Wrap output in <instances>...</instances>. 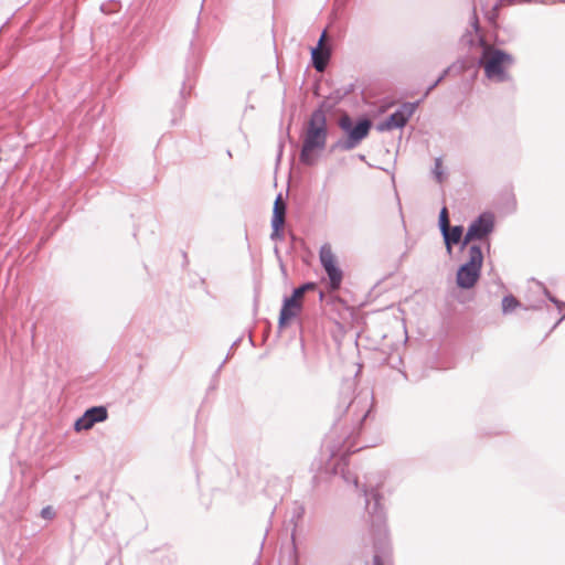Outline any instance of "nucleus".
Segmentation results:
<instances>
[{
  "mask_svg": "<svg viewBox=\"0 0 565 565\" xmlns=\"http://www.w3.org/2000/svg\"><path fill=\"white\" fill-rule=\"evenodd\" d=\"M331 109L332 105L328 104L327 100H322L303 124L300 136L301 149L299 160L305 166H315L318 161L319 152L327 146L329 135L327 113Z\"/></svg>",
  "mask_w": 565,
  "mask_h": 565,
  "instance_id": "obj_1",
  "label": "nucleus"
},
{
  "mask_svg": "<svg viewBox=\"0 0 565 565\" xmlns=\"http://www.w3.org/2000/svg\"><path fill=\"white\" fill-rule=\"evenodd\" d=\"M373 411V401L370 399L369 394H360L354 398L345 396L342 398L337 407L338 414L348 413L352 416L353 427L348 433L343 440V447L348 452H355L362 447L354 448L356 446V437L361 434L363 426Z\"/></svg>",
  "mask_w": 565,
  "mask_h": 565,
  "instance_id": "obj_2",
  "label": "nucleus"
},
{
  "mask_svg": "<svg viewBox=\"0 0 565 565\" xmlns=\"http://www.w3.org/2000/svg\"><path fill=\"white\" fill-rule=\"evenodd\" d=\"M478 64L483 68L487 79L502 84L512 81L509 70L515 64L514 56L508 51L490 46L482 51Z\"/></svg>",
  "mask_w": 565,
  "mask_h": 565,
  "instance_id": "obj_3",
  "label": "nucleus"
},
{
  "mask_svg": "<svg viewBox=\"0 0 565 565\" xmlns=\"http://www.w3.org/2000/svg\"><path fill=\"white\" fill-rule=\"evenodd\" d=\"M339 128L345 138L339 139L330 146V152L337 150L350 151L356 148L370 134L372 121L366 117H360L355 122L349 115H344L338 121Z\"/></svg>",
  "mask_w": 565,
  "mask_h": 565,
  "instance_id": "obj_4",
  "label": "nucleus"
},
{
  "mask_svg": "<svg viewBox=\"0 0 565 565\" xmlns=\"http://www.w3.org/2000/svg\"><path fill=\"white\" fill-rule=\"evenodd\" d=\"M484 255L479 244L468 248L467 260L460 264L456 271V285L459 289H472L481 278Z\"/></svg>",
  "mask_w": 565,
  "mask_h": 565,
  "instance_id": "obj_5",
  "label": "nucleus"
},
{
  "mask_svg": "<svg viewBox=\"0 0 565 565\" xmlns=\"http://www.w3.org/2000/svg\"><path fill=\"white\" fill-rule=\"evenodd\" d=\"M365 511L373 533L379 535L386 533V513L382 504L383 495L375 488H363Z\"/></svg>",
  "mask_w": 565,
  "mask_h": 565,
  "instance_id": "obj_6",
  "label": "nucleus"
},
{
  "mask_svg": "<svg viewBox=\"0 0 565 565\" xmlns=\"http://www.w3.org/2000/svg\"><path fill=\"white\" fill-rule=\"evenodd\" d=\"M422 102L423 99H418L413 103H403L394 113L388 115L383 121L379 122L376 125V129L384 132L404 128Z\"/></svg>",
  "mask_w": 565,
  "mask_h": 565,
  "instance_id": "obj_7",
  "label": "nucleus"
},
{
  "mask_svg": "<svg viewBox=\"0 0 565 565\" xmlns=\"http://www.w3.org/2000/svg\"><path fill=\"white\" fill-rule=\"evenodd\" d=\"M319 259L327 274L329 288L338 290L343 281V270L340 268L337 256L333 254L330 245L324 244L320 247Z\"/></svg>",
  "mask_w": 565,
  "mask_h": 565,
  "instance_id": "obj_8",
  "label": "nucleus"
},
{
  "mask_svg": "<svg viewBox=\"0 0 565 565\" xmlns=\"http://www.w3.org/2000/svg\"><path fill=\"white\" fill-rule=\"evenodd\" d=\"M495 230V218L491 212H482L476 218H473L468 227V237L473 238L476 242L487 243V249H490V235Z\"/></svg>",
  "mask_w": 565,
  "mask_h": 565,
  "instance_id": "obj_9",
  "label": "nucleus"
},
{
  "mask_svg": "<svg viewBox=\"0 0 565 565\" xmlns=\"http://www.w3.org/2000/svg\"><path fill=\"white\" fill-rule=\"evenodd\" d=\"M470 26L471 29L466 30V32L461 35L460 43L469 49L481 47L482 51L488 50L490 45L479 23L476 8H473L471 12Z\"/></svg>",
  "mask_w": 565,
  "mask_h": 565,
  "instance_id": "obj_10",
  "label": "nucleus"
},
{
  "mask_svg": "<svg viewBox=\"0 0 565 565\" xmlns=\"http://www.w3.org/2000/svg\"><path fill=\"white\" fill-rule=\"evenodd\" d=\"M108 417V411L105 406H92L87 408L82 416L74 422V430L82 431L93 428L97 423L105 422Z\"/></svg>",
  "mask_w": 565,
  "mask_h": 565,
  "instance_id": "obj_11",
  "label": "nucleus"
},
{
  "mask_svg": "<svg viewBox=\"0 0 565 565\" xmlns=\"http://www.w3.org/2000/svg\"><path fill=\"white\" fill-rule=\"evenodd\" d=\"M302 311V305L299 300L294 297L285 296L282 298L281 308L278 317V329L282 330L287 328L290 322L297 318Z\"/></svg>",
  "mask_w": 565,
  "mask_h": 565,
  "instance_id": "obj_12",
  "label": "nucleus"
},
{
  "mask_svg": "<svg viewBox=\"0 0 565 565\" xmlns=\"http://www.w3.org/2000/svg\"><path fill=\"white\" fill-rule=\"evenodd\" d=\"M465 233L462 225H450L440 232L446 252L449 256L452 255L454 247L460 242L461 236Z\"/></svg>",
  "mask_w": 565,
  "mask_h": 565,
  "instance_id": "obj_13",
  "label": "nucleus"
},
{
  "mask_svg": "<svg viewBox=\"0 0 565 565\" xmlns=\"http://www.w3.org/2000/svg\"><path fill=\"white\" fill-rule=\"evenodd\" d=\"M326 32H322L318 40L317 46L311 49V62L313 67L318 72H322L326 68L327 61L330 57V51L327 47H322Z\"/></svg>",
  "mask_w": 565,
  "mask_h": 565,
  "instance_id": "obj_14",
  "label": "nucleus"
},
{
  "mask_svg": "<svg viewBox=\"0 0 565 565\" xmlns=\"http://www.w3.org/2000/svg\"><path fill=\"white\" fill-rule=\"evenodd\" d=\"M466 71V63L463 61H457L446 67L440 75L426 88L423 97L420 99H425L429 96V94L443 82L446 77L451 74L460 75Z\"/></svg>",
  "mask_w": 565,
  "mask_h": 565,
  "instance_id": "obj_15",
  "label": "nucleus"
},
{
  "mask_svg": "<svg viewBox=\"0 0 565 565\" xmlns=\"http://www.w3.org/2000/svg\"><path fill=\"white\" fill-rule=\"evenodd\" d=\"M502 313L503 315H510L515 309L521 308L524 310H541V306L539 305H532V306H524L521 303V301L514 297L513 295H507L502 298Z\"/></svg>",
  "mask_w": 565,
  "mask_h": 565,
  "instance_id": "obj_16",
  "label": "nucleus"
},
{
  "mask_svg": "<svg viewBox=\"0 0 565 565\" xmlns=\"http://www.w3.org/2000/svg\"><path fill=\"white\" fill-rule=\"evenodd\" d=\"M537 286L542 289L544 296L547 298L550 302H552L557 311L561 313V318L554 323L551 331L555 330L559 323L565 319V302L556 298L554 295L551 294V291L544 286L543 282L536 281Z\"/></svg>",
  "mask_w": 565,
  "mask_h": 565,
  "instance_id": "obj_17",
  "label": "nucleus"
},
{
  "mask_svg": "<svg viewBox=\"0 0 565 565\" xmlns=\"http://www.w3.org/2000/svg\"><path fill=\"white\" fill-rule=\"evenodd\" d=\"M271 225V234L270 239L271 241H281L284 239V221L279 218V216L271 217L270 221Z\"/></svg>",
  "mask_w": 565,
  "mask_h": 565,
  "instance_id": "obj_18",
  "label": "nucleus"
},
{
  "mask_svg": "<svg viewBox=\"0 0 565 565\" xmlns=\"http://www.w3.org/2000/svg\"><path fill=\"white\" fill-rule=\"evenodd\" d=\"M317 288V284L315 281H307L300 285L299 287H296L292 289L290 297H294V299H297L301 297L305 292L309 290H315Z\"/></svg>",
  "mask_w": 565,
  "mask_h": 565,
  "instance_id": "obj_19",
  "label": "nucleus"
},
{
  "mask_svg": "<svg viewBox=\"0 0 565 565\" xmlns=\"http://www.w3.org/2000/svg\"><path fill=\"white\" fill-rule=\"evenodd\" d=\"M431 172H433V175H434L435 180L438 183H443L444 182V180L446 178V174H445V171H444V168H443V159L440 157L435 159L434 168H433Z\"/></svg>",
  "mask_w": 565,
  "mask_h": 565,
  "instance_id": "obj_20",
  "label": "nucleus"
},
{
  "mask_svg": "<svg viewBox=\"0 0 565 565\" xmlns=\"http://www.w3.org/2000/svg\"><path fill=\"white\" fill-rule=\"evenodd\" d=\"M280 201H281V194H278L276 200H275V203H274L271 217L279 216V218L281 221H284V214L286 212V205L280 203Z\"/></svg>",
  "mask_w": 565,
  "mask_h": 565,
  "instance_id": "obj_21",
  "label": "nucleus"
},
{
  "mask_svg": "<svg viewBox=\"0 0 565 565\" xmlns=\"http://www.w3.org/2000/svg\"><path fill=\"white\" fill-rule=\"evenodd\" d=\"M448 226H450L448 211L447 207L444 206L439 212L438 228L440 232H444Z\"/></svg>",
  "mask_w": 565,
  "mask_h": 565,
  "instance_id": "obj_22",
  "label": "nucleus"
},
{
  "mask_svg": "<svg viewBox=\"0 0 565 565\" xmlns=\"http://www.w3.org/2000/svg\"><path fill=\"white\" fill-rule=\"evenodd\" d=\"M473 238L468 237V231H466L456 246H459L460 250H463L465 248L468 249L471 244H476Z\"/></svg>",
  "mask_w": 565,
  "mask_h": 565,
  "instance_id": "obj_23",
  "label": "nucleus"
},
{
  "mask_svg": "<svg viewBox=\"0 0 565 565\" xmlns=\"http://www.w3.org/2000/svg\"><path fill=\"white\" fill-rule=\"evenodd\" d=\"M40 515L44 520H53L56 515V512L53 509V507L46 505V507L42 508Z\"/></svg>",
  "mask_w": 565,
  "mask_h": 565,
  "instance_id": "obj_24",
  "label": "nucleus"
},
{
  "mask_svg": "<svg viewBox=\"0 0 565 565\" xmlns=\"http://www.w3.org/2000/svg\"><path fill=\"white\" fill-rule=\"evenodd\" d=\"M303 514H305L303 505H297L294 509L291 521L295 523V526L297 525V522L302 519Z\"/></svg>",
  "mask_w": 565,
  "mask_h": 565,
  "instance_id": "obj_25",
  "label": "nucleus"
},
{
  "mask_svg": "<svg viewBox=\"0 0 565 565\" xmlns=\"http://www.w3.org/2000/svg\"><path fill=\"white\" fill-rule=\"evenodd\" d=\"M342 477L345 482H348V483L352 482L356 488L359 487L358 477L351 476V473L349 471H342Z\"/></svg>",
  "mask_w": 565,
  "mask_h": 565,
  "instance_id": "obj_26",
  "label": "nucleus"
},
{
  "mask_svg": "<svg viewBox=\"0 0 565 565\" xmlns=\"http://www.w3.org/2000/svg\"><path fill=\"white\" fill-rule=\"evenodd\" d=\"M117 3H103L100 6V10L104 12V13H111L114 11H116L115 8H111V7H116Z\"/></svg>",
  "mask_w": 565,
  "mask_h": 565,
  "instance_id": "obj_27",
  "label": "nucleus"
},
{
  "mask_svg": "<svg viewBox=\"0 0 565 565\" xmlns=\"http://www.w3.org/2000/svg\"><path fill=\"white\" fill-rule=\"evenodd\" d=\"M401 363H402V356L401 355H392L390 358V365L392 367H396Z\"/></svg>",
  "mask_w": 565,
  "mask_h": 565,
  "instance_id": "obj_28",
  "label": "nucleus"
},
{
  "mask_svg": "<svg viewBox=\"0 0 565 565\" xmlns=\"http://www.w3.org/2000/svg\"><path fill=\"white\" fill-rule=\"evenodd\" d=\"M353 89V85H350V87L348 89H345L343 93H340L339 90H337V96H335V102L340 100L343 96L348 95L349 93H351Z\"/></svg>",
  "mask_w": 565,
  "mask_h": 565,
  "instance_id": "obj_29",
  "label": "nucleus"
},
{
  "mask_svg": "<svg viewBox=\"0 0 565 565\" xmlns=\"http://www.w3.org/2000/svg\"><path fill=\"white\" fill-rule=\"evenodd\" d=\"M180 98H181V100H180V106L179 107H180V111H182L183 108H184V100H185V88H184V86L180 90Z\"/></svg>",
  "mask_w": 565,
  "mask_h": 565,
  "instance_id": "obj_30",
  "label": "nucleus"
},
{
  "mask_svg": "<svg viewBox=\"0 0 565 565\" xmlns=\"http://www.w3.org/2000/svg\"><path fill=\"white\" fill-rule=\"evenodd\" d=\"M284 151V142L280 141L278 145L277 162L280 161Z\"/></svg>",
  "mask_w": 565,
  "mask_h": 565,
  "instance_id": "obj_31",
  "label": "nucleus"
},
{
  "mask_svg": "<svg viewBox=\"0 0 565 565\" xmlns=\"http://www.w3.org/2000/svg\"><path fill=\"white\" fill-rule=\"evenodd\" d=\"M274 253L277 256L278 260L281 262L279 248L277 246L274 247ZM280 267H281V270L285 271V267H284L282 263H280Z\"/></svg>",
  "mask_w": 565,
  "mask_h": 565,
  "instance_id": "obj_32",
  "label": "nucleus"
},
{
  "mask_svg": "<svg viewBox=\"0 0 565 565\" xmlns=\"http://www.w3.org/2000/svg\"><path fill=\"white\" fill-rule=\"evenodd\" d=\"M373 565H384L380 556L375 555L373 559Z\"/></svg>",
  "mask_w": 565,
  "mask_h": 565,
  "instance_id": "obj_33",
  "label": "nucleus"
},
{
  "mask_svg": "<svg viewBox=\"0 0 565 565\" xmlns=\"http://www.w3.org/2000/svg\"><path fill=\"white\" fill-rule=\"evenodd\" d=\"M241 341H242V338L236 339V340L232 343V345H231V350H233V349L237 348V347L239 345Z\"/></svg>",
  "mask_w": 565,
  "mask_h": 565,
  "instance_id": "obj_34",
  "label": "nucleus"
},
{
  "mask_svg": "<svg viewBox=\"0 0 565 565\" xmlns=\"http://www.w3.org/2000/svg\"><path fill=\"white\" fill-rule=\"evenodd\" d=\"M231 356V353H227L226 358L222 361L221 365L218 366L217 369V372L223 367V365L227 362V360L230 359Z\"/></svg>",
  "mask_w": 565,
  "mask_h": 565,
  "instance_id": "obj_35",
  "label": "nucleus"
},
{
  "mask_svg": "<svg viewBox=\"0 0 565 565\" xmlns=\"http://www.w3.org/2000/svg\"><path fill=\"white\" fill-rule=\"evenodd\" d=\"M341 461L343 462L344 466H347L348 465L347 456H342Z\"/></svg>",
  "mask_w": 565,
  "mask_h": 565,
  "instance_id": "obj_36",
  "label": "nucleus"
},
{
  "mask_svg": "<svg viewBox=\"0 0 565 565\" xmlns=\"http://www.w3.org/2000/svg\"><path fill=\"white\" fill-rule=\"evenodd\" d=\"M401 373H402V375L404 376V379H405V380H407V379H408V376H407V373H406V372L401 371Z\"/></svg>",
  "mask_w": 565,
  "mask_h": 565,
  "instance_id": "obj_37",
  "label": "nucleus"
},
{
  "mask_svg": "<svg viewBox=\"0 0 565 565\" xmlns=\"http://www.w3.org/2000/svg\"><path fill=\"white\" fill-rule=\"evenodd\" d=\"M198 29H199V22L195 25V32H198Z\"/></svg>",
  "mask_w": 565,
  "mask_h": 565,
  "instance_id": "obj_38",
  "label": "nucleus"
},
{
  "mask_svg": "<svg viewBox=\"0 0 565 565\" xmlns=\"http://www.w3.org/2000/svg\"><path fill=\"white\" fill-rule=\"evenodd\" d=\"M541 303H544V300H541V302H540V303H537V305L542 307V305H541Z\"/></svg>",
  "mask_w": 565,
  "mask_h": 565,
  "instance_id": "obj_39",
  "label": "nucleus"
},
{
  "mask_svg": "<svg viewBox=\"0 0 565 565\" xmlns=\"http://www.w3.org/2000/svg\"><path fill=\"white\" fill-rule=\"evenodd\" d=\"M558 2L565 3V0H557Z\"/></svg>",
  "mask_w": 565,
  "mask_h": 565,
  "instance_id": "obj_40",
  "label": "nucleus"
}]
</instances>
